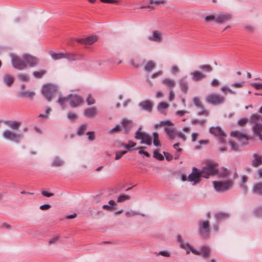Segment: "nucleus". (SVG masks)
<instances>
[{"label":"nucleus","instance_id":"f257e3e1","mask_svg":"<svg viewBox=\"0 0 262 262\" xmlns=\"http://www.w3.org/2000/svg\"><path fill=\"white\" fill-rule=\"evenodd\" d=\"M232 18L231 14L220 13L215 15H208L205 18V20L207 22H210L212 20H215L217 23L222 24L229 21Z\"/></svg>","mask_w":262,"mask_h":262},{"label":"nucleus","instance_id":"f03ea898","mask_svg":"<svg viewBox=\"0 0 262 262\" xmlns=\"http://www.w3.org/2000/svg\"><path fill=\"white\" fill-rule=\"evenodd\" d=\"M206 102L213 105H219L225 102L224 96L216 93H210L206 97Z\"/></svg>","mask_w":262,"mask_h":262},{"label":"nucleus","instance_id":"7ed1b4c3","mask_svg":"<svg viewBox=\"0 0 262 262\" xmlns=\"http://www.w3.org/2000/svg\"><path fill=\"white\" fill-rule=\"evenodd\" d=\"M135 138L137 140H141V144L150 145L152 144V137L147 133L142 132V128L139 127L135 133Z\"/></svg>","mask_w":262,"mask_h":262},{"label":"nucleus","instance_id":"20e7f679","mask_svg":"<svg viewBox=\"0 0 262 262\" xmlns=\"http://www.w3.org/2000/svg\"><path fill=\"white\" fill-rule=\"evenodd\" d=\"M202 177L208 179L210 176H214L217 174L218 170L216 166L214 164L208 163L203 167L201 170Z\"/></svg>","mask_w":262,"mask_h":262},{"label":"nucleus","instance_id":"39448f33","mask_svg":"<svg viewBox=\"0 0 262 262\" xmlns=\"http://www.w3.org/2000/svg\"><path fill=\"white\" fill-rule=\"evenodd\" d=\"M213 184L214 188L216 191L224 192L231 188L233 185V182L231 180L223 182L214 181Z\"/></svg>","mask_w":262,"mask_h":262},{"label":"nucleus","instance_id":"423d86ee","mask_svg":"<svg viewBox=\"0 0 262 262\" xmlns=\"http://www.w3.org/2000/svg\"><path fill=\"white\" fill-rule=\"evenodd\" d=\"M56 86L51 84L45 85L42 89V93L44 97L50 101L52 99L54 93L57 91Z\"/></svg>","mask_w":262,"mask_h":262},{"label":"nucleus","instance_id":"0eeeda50","mask_svg":"<svg viewBox=\"0 0 262 262\" xmlns=\"http://www.w3.org/2000/svg\"><path fill=\"white\" fill-rule=\"evenodd\" d=\"M199 232L201 236L204 238L209 236L210 232L209 221H200L199 223Z\"/></svg>","mask_w":262,"mask_h":262},{"label":"nucleus","instance_id":"6e6552de","mask_svg":"<svg viewBox=\"0 0 262 262\" xmlns=\"http://www.w3.org/2000/svg\"><path fill=\"white\" fill-rule=\"evenodd\" d=\"M2 135L3 137L7 140H10L16 143L19 142L22 138L20 134H17L9 130H5L3 132Z\"/></svg>","mask_w":262,"mask_h":262},{"label":"nucleus","instance_id":"1a4fd4ad","mask_svg":"<svg viewBox=\"0 0 262 262\" xmlns=\"http://www.w3.org/2000/svg\"><path fill=\"white\" fill-rule=\"evenodd\" d=\"M230 135L231 136L236 138L241 142V146L247 145V141L250 139L246 135L238 130L232 131Z\"/></svg>","mask_w":262,"mask_h":262},{"label":"nucleus","instance_id":"9d476101","mask_svg":"<svg viewBox=\"0 0 262 262\" xmlns=\"http://www.w3.org/2000/svg\"><path fill=\"white\" fill-rule=\"evenodd\" d=\"M11 63L13 67L16 69L21 70L26 68V64L24 60L21 58L16 55H13L11 57Z\"/></svg>","mask_w":262,"mask_h":262},{"label":"nucleus","instance_id":"9b49d317","mask_svg":"<svg viewBox=\"0 0 262 262\" xmlns=\"http://www.w3.org/2000/svg\"><path fill=\"white\" fill-rule=\"evenodd\" d=\"M22 57L26 64V67H34L38 64V59L35 56L25 54L23 55Z\"/></svg>","mask_w":262,"mask_h":262},{"label":"nucleus","instance_id":"f8f14e48","mask_svg":"<svg viewBox=\"0 0 262 262\" xmlns=\"http://www.w3.org/2000/svg\"><path fill=\"white\" fill-rule=\"evenodd\" d=\"M201 177H202L201 171H199L196 167H193L192 172L188 176V180L195 185L200 182Z\"/></svg>","mask_w":262,"mask_h":262},{"label":"nucleus","instance_id":"ddd939ff","mask_svg":"<svg viewBox=\"0 0 262 262\" xmlns=\"http://www.w3.org/2000/svg\"><path fill=\"white\" fill-rule=\"evenodd\" d=\"M68 101L72 107H76L83 102V99L79 95L76 94H70L67 96Z\"/></svg>","mask_w":262,"mask_h":262},{"label":"nucleus","instance_id":"4468645a","mask_svg":"<svg viewBox=\"0 0 262 262\" xmlns=\"http://www.w3.org/2000/svg\"><path fill=\"white\" fill-rule=\"evenodd\" d=\"M148 39L152 41L161 43L163 39L162 34L158 30H155L153 31L152 35L148 37Z\"/></svg>","mask_w":262,"mask_h":262},{"label":"nucleus","instance_id":"2eb2a0df","mask_svg":"<svg viewBox=\"0 0 262 262\" xmlns=\"http://www.w3.org/2000/svg\"><path fill=\"white\" fill-rule=\"evenodd\" d=\"M97 40V37L96 36H91L86 38L76 39V41L77 42L83 45H91L96 42Z\"/></svg>","mask_w":262,"mask_h":262},{"label":"nucleus","instance_id":"dca6fc26","mask_svg":"<svg viewBox=\"0 0 262 262\" xmlns=\"http://www.w3.org/2000/svg\"><path fill=\"white\" fill-rule=\"evenodd\" d=\"M139 106L142 110L148 112H151L152 110L153 104L152 102L148 100H144L139 103Z\"/></svg>","mask_w":262,"mask_h":262},{"label":"nucleus","instance_id":"f3484780","mask_svg":"<svg viewBox=\"0 0 262 262\" xmlns=\"http://www.w3.org/2000/svg\"><path fill=\"white\" fill-rule=\"evenodd\" d=\"M254 135L262 141V124L256 123L252 127Z\"/></svg>","mask_w":262,"mask_h":262},{"label":"nucleus","instance_id":"a211bd4d","mask_svg":"<svg viewBox=\"0 0 262 262\" xmlns=\"http://www.w3.org/2000/svg\"><path fill=\"white\" fill-rule=\"evenodd\" d=\"M176 130L173 127L167 126L165 128V133L167 138L170 140H173L177 137Z\"/></svg>","mask_w":262,"mask_h":262},{"label":"nucleus","instance_id":"6ab92c4d","mask_svg":"<svg viewBox=\"0 0 262 262\" xmlns=\"http://www.w3.org/2000/svg\"><path fill=\"white\" fill-rule=\"evenodd\" d=\"M180 247L186 250V253L187 254L190 253V251L195 255H200L201 254V253L199 251L194 249L192 246L189 245L188 243L181 242V243H180Z\"/></svg>","mask_w":262,"mask_h":262},{"label":"nucleus","instance_id":"aec40b11","mask_svg":"<svg viewBox=\"0 0 262 262\" xmlns=\"http://www.w3.org/2000/svg\"><path fill=\"white\" fill-rule=\"evenodd\" d=\"M192 80L199 81L206 77V75L199 71H195L190 73Z\"/></svg>","mask_w":262,"mask_h":262},{"label":"nucleus","instance_id":"412c9836","mask_svg":"<svg viewBox=\"0 0 262 262\" xmlns=\"http://www.w3.org/2000/svg\"><path fill=\"white\" fill-rule=\"evenodd\" d=\"M122 125L124 128V133L128 134L133 126V123L132 121L128 119H123L122 121Z\"/></svg>","mask_w":262,"mask_h":262},{"label":"nucleus","instance_id":"4be33fe9","mask_svg":"<svg viewBox=\"0 0 262 262\" xmlns=\"http://www.w3.org/2000/svg\"><path fill=\"white\" fill-rule=\"evenodd\" d=\"M210 133L215 136L226 137V135L220 127H211L210 128Z\"/></svg>","mask_w":262,"mask_h":262},{"label":"nucleus","instance_id":"5701e85b","mask_svg":"<svg viewBox=\"0 0 262 262\" xmlns=\"http://www.w3.org/2000/svg\"><path fill=\"white\" fill-rule=\"evenodd\" d=\"M253 160L252 165L253 167H257L262 164V156L257 154H254L253 155Z\"/></svg>","mask_w":262,"mask_h":262},{"label":"nucleus","instance_id":"b1692460","mask_svg":"<svg viewBox=\"0 0 262 262\" xmlns=\"http://www.w3.org/2000/svg\"><path fill=\"white\" fill-rule=\"evenodd\" d=\"M84 114L87 117L93 118L97 115V110L94 107H90L85 110Z\"/></svg>","mask_w":262,"mask_h":262},{"label":"nucleus","instance_id":"393cba45","mask_svg":"<svg viewBox=\"0 0 262 262\" xmlns=\"http://www.w3.org/2000/svg\"><path fill=\"white\" fill-rule=\"evenodd\" d=\"M3 81L7 86L9 87L13 83L14 79L11 75L5 74L3 76Z\"/></svg>","mask_w":262,"mask_h":262},{"label":"nucleus","instance_id":"a878e982","mask_svg":"<svg viewBox=\"0 0 262 262\" xmlns=\"http://www.w3.org/2000/svg\"><path fill=\"white\" fill-rule=\"evenodd\" d=\"M252 190L254 194L262 196V183L255 184L253 186Z\"/></svg>","mask_w":262,"mask_h":262},{"label":"nucleus","instance_id":"bb28decb","mask_svg":"<svg viewBox=\"0 0 262 262\" xmlns=\"http://www.w3.org/2000/svg\"><path fill=\"white\" fill-rule=\"evenodd\" d=\"M5 124L7 125L8 127H10L11 128L15 130H17L20 124L21 123L16 121H5L4 122Z\"/></svg>","mask_w":262,"mask_h":262},{"label":"nucleus","instance_id":"cd10ccee","mask_svg":"<svg viewBox=\"0 0 262 262\" xmlns=\"http://www.w3.org/2000/svg\"><path fill=\"white\" fill-rule=\"evenodd\" d=\"M201 254L200 255H202L204 257H208L210 255L211 251L210 249L206 247V246H203L201 248V251H199Z\"/></svg>","mask_w":262,"mask_h":262},{"label":"nucleus","instance_id":"c85d7f7f","mask_svg":"<svg viewBox=\"0 0 262 262\" xmlns=\"http://www.w3.org/2000/svg\"><path fill=\"white\" fill-rule=\"evenodd\" d=\"M49 54L54 60H59L64 57V53H55L51 51L49 52Z\"/></svg>","mask_w":262,"mask_h":262},{"label":"nucleus","instance_id":"c756f323","mask_svg":"<svg viewBox=\"0 0 262 262\" xmlns=\"http://www.w3.org/2000/svg\"><path fill=\"white\" fill-rule=\"evenodd\" d=\"M63 161L59 157H55L52 161L51 166L53 167H59L63 164Z\"/></svg>","mask_w":262,"mask_h":262},{"label":"nucleus","instance_id":"7c9ffc66","mask_svg":"<svg viewBox=\"0 0 262 262\" xmlns=\"http://www.w3.org/2000/svg\"><path fill=\"white\" fill-rule=\"evenodd\" d=\"M156 67L155 63L152 61H149L145 65L144 70L147 72H150L152 71Z\"/></svg>","mask_w":262,"mask_h":262},{"label":"nucleus","instance_id":"2f4dec72","mask_svg":"<svg viewBox=\"0 0 262 262\" xmlns=\"http://www.w3.org/2000/svg\"><path fill=\"white\" fill-rule=\"evenodd\" d=\"M180 86L182 92L186 93L188 89V84L187 81L184 79H181L179 81Z\"/></svg>","mask_w":262,"mask_h":262},{"label":"nucleus","instance_id":"473e14b6","mask_svg":"<svg viewBox=\"0 0 262 262\" xmlns=\"http://www.w3.org/2000/svg\"><path fill=\"white\" fill-rule=\"evenodd\" d=\"M64 57L63 58L67 59L69 61H73L78 59V56L75 54L71 53H64Z\"/></svg>","mask_w":262,"mask_h":262},{"label":"nucleus","instance_id":"72a5a7b5","mask_svg":"<svg viewBox=\"0 0 262 262\" xmlns=\"http://www.w3.org/2000/svg\"><path fill=\"white\" fill-rule=\"evenodd\" d=\"M162 82L169 89L173 88L176 84L175 81L169 78H165L163 79Z\"/></svg>","mask_w":262,"mask_h":262},{"label":"nucleus","instance_id":"f704fd0d","mask_svg":"<svg viewBox=\"0 0 262 262\" xmlns=\"http://www.w3.org/2000/svg\"><path fill=\"white\" fill-rule=\"evenodd\" d=\"M68 101V98L67 97H60L58 99V103L59 104L62 109H66V103Z\"/></svg>","mask_w":262,"mask_h":262},{"label":"nucleus","instance_id":"c9c22d12","mask_svg":"<svg viewBox=\"0 0 262 262\" xmlns=\"http://www.w3.org/2000/svg\"><path fill=\"white\" fill-rule=\"evenodd\" d=\"M35 95L34 92L32 91L30 92H25V91H21L19 92V96L21 97L24 98H33Z\"/></svg>","mask_w":262,"mask_h":262},{"label":"nucleus","instance_id":"e433bc0d","mask_svg":"<svg viewBox=\"0 0 262 262\" xmlns=\"http://www.w3.org/2000/svg\"><path fill=\"white\" fill-rule=\"evenodd\" d=\"M216 219L217 222H220L223 220L226 219L229 216V214L225 212H219L216 215Z\"/></svg>","mask_w":262,"mask_h":262},{"label":"nucleus","instance_id":"4c0bfd02","mask_svg":"<svg viewBox=\"0 0 262 262\" xmlns=\"http://www.w3.org/2000/svg\"><path fill=\"white\" fill-rule=\"evenodd\" d=\"M153 136V144L155 146L159 147L161 146V143L159 139V134L157 132H154L152 134Z\"/></svg>","mask_w":262,"mask_h":262},{"label":"nucleus","instance_id":"58836bf2","mask_svg":"<svg viewBox=\"0 0 262 262\" xmlns=\"http://www.w3.org/2000/svg\"><path fill=\"white\" fill-rule=\"evenodd\" d=\"M199 68L207 73H210L212 71V67L210 64H202Z\"/></svg>","mask_w":262,"mask_h":262},{"label":"nucleus","instance_id":"ea45409f","mask_svg":"<svg viewBox=\"0 0 262 262\" xmlns=\"http://www.w3.org/2000/svg\"><path fill=\"white\" fill-rule=\"evenodd\" d=\"M169 105L165 102H160L157 106V110L158 111L163 113V110H165L168 107Z\"/></svg>","mask_w":262,"mask_h":262},{"label":"nucleus","instance_id":"a19ab883","mask_svg":"<svg viewBox=\"0 0 262 262\" xmlns=\"http://www.w3.org/2000/svg\"><path fill=\"white\" fill-rule=\"evenodd\" d=\"M192 101L194 105L198 108H203V107L204 106L200 98H199L198 97H194Z\"/></svg>","mask_w":262,"mask_h":262},{"label":"nucleus","instance_id":"79ce46f5","mask_svg":"<svg viewBox=\"0 0 262 262\" xmlns=\"http://www.w3.org/2000/svg\"><path fill=\"white\" fill-rule=\"evenodd\" d=\"M47 73L45 70H41L39 71H34L33 72V75L36 78H40Z\"/></svg>","mask_w":262,"mask_h":262},{"label":"nucleus","instance_id":"37998d69","mask_svg":"<svg viewBox=\"0 0 262 262\" xmlns=\"http://www.w3.org/2000/svg\"><path fill=\"white\" fill-rule=\"evenodd\" d=\"M88 127L87 124H83L80 126L77 130V134L79 136L82 135L86 131Z\"/></svg>","mask_w":262,"mask_h":262},{"label":"nucleus","instance_id":"c03bdc74","mask_svg":"<svg viewBox=\"0 0 262 262\" xmlns=\"http://www.w3.org/2000/svg\"><path fill=\"white\" fill-rule=\"evenodd\" d=\"M201 109L200 111H199L197 113L198 116H208L209 114V111L205 108L204 106L203 107V108H200Z\"/></svg>","mask_w":262,"mask_h":262},{"label":"nucleus","instance_id":"a18cd8bd","mask_svg":"<svg viewBox=\"0 0 262 262\" xmlns=\"http://www.w3.org/2000/svg\"><path fill=\"white\" fill-rule=\"evenodd\" d=\"M221 91L224 92L225 94H227V92H229L230 94H235L236 92L233 90H232L231 89H230L229 87H228L227 85H224L223 86L221 89Z\"/></svg>","mask_w":262,"mask_h":262},{"label":"nucleus","instance_id":"49530a36","mask_svg":"<svg viewBox=\"0 0 262 262\" xmlns=\"http://www.w3.org/2000/svg\"><path fill=\"white\" fill-rule=\"evenodd\" d=\"M154 157L159 160L162 161L164 159L163 156L159 153L158 150H155L154 152Z\"/></svg>","mask_w":262,"mask_h":262},{"label":"nucleus","instance_id":"de8ad7c7","mask_svg":"<svg viewBox=\"0 0 262 262\" xmlns=\"http://www.w3.org/2000/svg\"><path fill=\"white\" fill-rule=\"evenodd\" d=\"M259 115L255 114L251 116L250 119H249V121H250V122L255 123H256V122L259 120Z\"/></svg>","mask_w":262,"mask_h":262},{"label":"nucleus","instance_id":"09e8293b","mask_svg":"<svg viewBox=\"0 0 262 262\" xmlns=\"http://www.w3.org/2000/svg\"><path fill=\"white\" fill-rule=\"evenodd\" d=\"M229 144L231 146V149L234 151L239 150V146L234 141H230Z\"/></svg>","mask_w":262,"mask_h":262},{"label":"nucleus","instance_id":"8fccbe9b","mask_svg":"<svg viewBox=\"0 0 262 262\" xmlns=\"http://www.w3.org/2000/svg\"><path fill=\"white\" fill-rule=\"evenodd\" d=\"M253 213L257 217H262V206L256 208L254 210Z\"/></svg>","mask_w":262,"mask_h":262},{"label":"nucleus","instance_id":"3c124183","mask_svg":"<svg viewBox=\"0 0 262 262\" xmlns=\"http://www.w3.org/2000/svg\"><path fill=\"white\" fill-rule=\"evenodd\" d=\"M60 238V236L56 235L52 238H50L48 240V244L49 245H52L56 244Z\"/></svg>","mask_w":262,"mask_h":262},{"label":"nucleus","instance_id":"603ef678","mask_svg":"<svg viewBox=\"0 0 262 262\" xmlns=\"http://www.w3.org/2000/svg\"><path fill=\"white\" fill-rule=\"evenodd\" d=\"M18 77L23 81H29L30 80L29 76L27 74H21L18 75Z\"/></svg>","mask_w":262,"mask_h":262},{"label":"nucleus","instance_id":"864d4df0","mask_svg":"<svg viewBox=\"0 0 262 262\" xmlns=\"http://www.w3.org/2000/svg\"><path fill=\"white\" fill-rule=\"evenodd\" d=\"M130 199V196L128 195H121L117 199V202H122L125 200H129Z\"/></svg>","mask_w":262,"mask_h":262},{"label":"nucleus","instance_id":"5fc2aeb1","mask_svg":"<svg viewBox=\"0 0 262 262\" xmlns=\"http://www.w3.org/2000/svg\"><path fill=\"white\" fill-rule=\"evenodd\" d=\"M206 122V120L204 119L199 120L198 119H193L191 120V123L192 124H200L201 125H204Z\"/></svg>","mask_w":262,"mask_h":262},{"label":"nucleus","instance_id":"6e6d98bb","mask_svg":"<svg viewBox=\"0 0 262 262\" xmlns=\"http://www.w3.org/2000/svg\"><path fill=\"white\" fill-rule=\"evenodd\" d=\"M249 121V119L247 118H243L240 119L238 122L237 123L240 126H243L245 124H246L247 123H248Z\"/></svg>","mask_w":262,"mask_h":262},{"label":"nucleus","instance_id":"4d7b16f0","mask_svg":"<svg viewBox=\"0 0 262 262\" xmlns=\"http://www.w3.org/2000/svg\"><path fill=\"white\" fill-rule=\"evenodd\" d=\"M127 152V151L123 150V151H120L116 154V157H115V160H117L120 159L122 156L124 155H125Z\"/></svg>","mask_w":262,"mask_h":262},{"label":"nucleus","instance_id":"13d9d810","mask_svg":"<svg viewBox=\"0 0 262 262\" xmlns=\"http://www.w3.org/2000/svg\"><path fill=\"white\" fill-rule=\"evenodd\" d=\"M68 118L71 121H74L77 119V116L75 113L70 112L68 114Z\"/></svg>","mask_w":262,"mask_h":262},{"label":"nucleus","instance_id":"bf43d9fd","mask_svg":"<svg viewBox=\"0 0 262 262\" xmlns=\"http://www.w3.org/2000/svg\"><path fill=\"white\" fill-rule=\"evenodd\" d=\"M145 148V147H139V148H138V149H140V150L139 151L138 153L139 154H143L145 157H149L150 154L147 151H146L144 150L141 149L142 148Z\"/></svg>","mask_w":262,"mask_h":262},{"label":"nucleus","instance_id":"052dcab7","mask_svg":"<svg viewBox=\"0 0 262 262\" xmlns=\"http://www.w3.org/2000/svg\"><path fill=\"white\" fill-rule=\"evenodd\" d=\"M95 102V99L91 97V95H89L86 99V102L88 105L93 104Z\"/></svg>","mask_w":262,"mask_h":262},{"label":"nucleus","instance_id":"680f3d73","mask_svg":"<svg viewBox=\"0 0 262 262\" xmlns=\"http://www.w3.org/2000/svg\"><path fill=\"white\" fill-rule=\"evenodd\" d=\"M159 125L162 126H172L173 124L170 121H162L159 123Z\"/></svg>","mask_w":262,"mask_h":262},{"label":"nucleus","instance_id":"e2e57ef3","mask_svg":"<svg viewBox=\"0 0 262 262\" xmlns=\"http://www.w3.org/2000/svg\"><path fill=\"white\" fill-rule=\"evenodd\" d=\"M210 84L213 87L218 86L220 84L219 81L216 79H213L210 82Z\"/></svg>","mask_w":262,"mask_h":262},{"label":"nucleus","instance_id":"0e129e2a","mask_svg":"<svg viewBox=\"0 0 262 262\" xmlns=\"http://www.w3.org/2000/svg\"><path fill=\"white\" fill-rule=\"evenodd\" d=\"M163 154L165 157L166 160L168 161H170L173 159V156L171 154L168 152H166L165 151L163 152Z\"/></svg>","mask_w":262,"mask_h":262},{"label":"nucleus","instance_id":"69168bd1","mask_svg":"<svg viewBox=\"0 0 262 262\" xmlns=\"http://www.w3.org/2000/svg\"><path fill=\"white\" fill-rule=\"evenodd\" d=\"M86 134L90 140L93 141L95 139V135L93 132H88Z\"/></svg>","mask_w":262,"mask_h":262},{"label":"nucleus","instance_id":"338daca9","mask_svg":"<svg viewBox=\"0 0 262 262\" xmlns=\"http://www.w3.org/2000/svg\"><path fill=\"white\" fill-rule=\"evenodd\" d=\"M252 85L256 90L262 89V83H253L252 84Z\"/></svg>","mask_w":262,"mask_h":262},{"label":"nucleus","instance_id":"774afa93","mask_svg":"<svg viewBox=\"0 0 262 262\" xmlns=\"http://www.w3.org/2000/svg\"><path fill=\"white\" fill-rule=\"evenodd\" d=\"M230 175V171L227 169H225L224 171L220 174V176L223 178H226Z\"/></svg>","mask_w":262,"mask_h":262}]
</instances>
